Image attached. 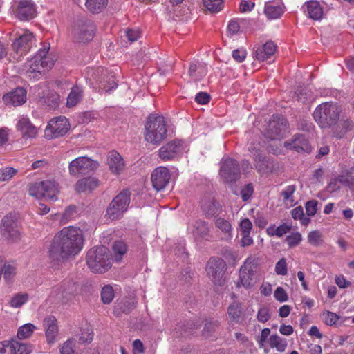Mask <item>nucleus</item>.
<instances>
[{"label": "nucleus", "mask_w": 354, "mask_h": 354, "mask_svg": "<svg viewBox=\"0 0 354 354\" xmlns=\"http://www.w3.org/2000/svg\"><path fill=\"white\" fill-rule=\"evenodd\" d=\"M84 234L80 227L68 226L62 228L53 237L48 248L51 262L59 264L71 256L78 254L84 246Z\"/></svg>", "instance_id": "1"}, {"label": "nucleus", "mask_w": 354, "mask_h": 354, "mask_svg": "<svg viewBox=\"0 0 354 354\" xmlns=\"http://www.w3.org/2000/svg\"><path fill=\"white\" fill-rule=\"evenodd\" d=\"M49 44H44L43 47L23 66L21 74L26 77L38 80L54 65V59L48 54Z\"/></svg>", "instance_id": "2"}, {"label": "nucleus", "mask_w": 354, "mask_h": 354, "mask_svg": "<svg viewBox=\"0 0 354 354\" xmlns=\"http://www.w3.org/2000/svg\"><path fill=\"white\" fill-rule=\"evenodd\" d=\"M167 136V126L165 118L157 114L148 116L145 125V140L151 145H160Z\"/></svg>", "instance_id": "3"}, {"label": "nucleus", "mask_w": 354, "mask_h": 354, "mask_svg": "<svg viewBox=\"0 0 354 354\" xmlns=\"http://www.w3.org/2000/svg\"><path fill=\"white\" fill-rule=\"evenodd\" d=\"M86 264L93 273L102 274L112 266V258L109 249L103 245L90 249L86 254Z\"/></svg>", "instance_id": "4"}, {"label": "nucleus", "mask_w": 354, "mask_h": 354, "mask_svg": "<svg viewBox=\"0 0 354 354\" xmlns=\"http://www.w3.org/2000/svg\"><path fill=\"white\" fill-rule=\"evenodd\" d=\"M341 109L333 102H325L319 104L315 109L313 116L321 128H329L335 125L339 118Z\"/></svg>", "instance_id": "5"}, {"label": "nucleus", "mask_w": 354, "mask_h": 354, "mask_svg": "<svg viewBox=\"0 0 354 354\" xmlns=\"http://www.w3.org/2000/svg\"><path fill=\"white\" fill-rule=\"evenodd\" d=\"M259 266V259L254 256L248 257L239 268L237 286L246 289L252 288L257 281V272Z\"/></svg>", "instance_id": "6"}, {"label": "nucleus", "mask_w": 354, "mask_h": 354, "mask_svg": "<svg viewBox=\"0 0 354 354\" xmlns=\"http://www.w3.org/2000/svg\"><path fill=\"white\" fill-rule=\"evenodd\" d=\"M59 192V185L55 180H46L31 183L28 187L30 196L38 198L56 201Z\"/></svg>", "instance_id": "7"}, {"label": "nucleus", "mask_w": 354, "mask_h": 354, "mask_svg": "<svg viewBox=\"0 0 354 354\" xmlns=\"http://www.w3.org/2000/svg\"><path fill=\"white\" fill-rule=\"evenodd\" d=\"M131 201V192L123 189L111 201L106 210L105 216L111 220L120 218L127 210Z\"/></svg>", "instance_id": "8"}, {"label": "nucleus", "mask_w": 354, "mask_h": 354, "mask_svg": "<svg viewBox=\"0 0 354 354\" xmlns=\"http://www.w3.org/2000/svg\"><path fill=\"white\" fill-rule=\"evenodd\" d=\"M35 44L36 39L34 35L28 30H25L12 44V57L15 61H19L35 46Z\"/></svg>", "instance_id": "9"}, {"label": "nucleus", "mask_w": 354, "mask_h": 354, "mask_svg": "<svg viewBox=\"0 0 354 354\" xmlns=\"http://www.w3.org/2000/svg\"><path fill=\"white\" fill-rule=\"evenodd\" d=\"M227 265L221 258L211 257L206 265L205 270L208 278L215 284L222 286L225 281V274Z\"/></svg>", "instance_id": "10"}, {"label": "nucleus", "mask_w": 354, "mask_h": 354, "mask_svg": "<svg viewBox=\"0 0 354 354\" xmlns=\"http://www.w3.org/2000/svg\"><path fill=\"white\" fill-rule=\"evenodd\" d=\"M0 230L3 237L15 241L20 238L21 225L17 216L8 214L1 220Z\"/></svg>", "instance_id": "11"}, {"label": "nucleus", "mask_w": 354, "mask_h": 354, "mask_svg": "<svg viewBox=\"0 0 354 354\" xmlns=\"http://www.w3.org/2000/svg\"><path fill=\"white\" fill-rule=\"evenodd\" d=\"M250 156L254 160V165L257 171L261 174L272 172L274 169V161L263 156L260 145L257 146L251 145L248 147Z\"/></svg>", "instance_id": "12"}, {"label": "nucleus", "mask_w": 354, "mask_h": 354, "mask_svg": "<svg viewBox=\"0 0 354 354\" xmlns=\"http://www.w3.org/2000/svg\"><path fill=\"white\" fill-rule=\"evenodd\" d=\"M95 32V26L90 20H77L74 22L71 33L74 39L79 42H88L93 39Z\"/></svg>", "instance_id": "13"}, {"label": "nucleus", "mask_w": 354, "mask_h": 354, "mask_svg": "<svg viewBox=\"0 0 354 354\" xmlns=\"http://www.w3.org/2000/svg\"><path fill=\"white\" fill-rule=\"evenodd\" d=\"M12 12L15 18L23 21H30L37 15L36 6L32 0L15 1Z\"/></svg>", "instance_id": "14"}, {"label": "nucleus", "mask_w": 354, "mask_h": 354, "mask_svg": "<svg viewBox=\"0 0 354 354\" xmlns=\"http://www.w3.org/2000/svg\"><path fill=\"white\" fill-rule=\"evenodd\" d=\"M70 127V122L65 116L55 117L48 122L45 134L49 138L61 137L67 133Z\"/></svg>", "instance_id": "15"}, {"label": "nucleus", "mask_w": 354, "mask_h": 354, "mask_svg": "<svg viewBox=\"0 0 354 354\" xmlns=\"http://www.w3.org/2000/svg\"><path fill=\"white\" fill-rule=\"evenodd\" d=\"M184 150V141L179 139H174L167 142L159 149V157L164 161L174 160L181 154Z\"/></svg>", "instance_id": "16"}, {"label": "nucleus", "mask_w": 354, "mask_h": 354, "mask_svg": "<svg viewBox=\"0 0 354 354\" xmlns=\"http://www.w3.org/2000/svg\"><path fill=\"white\" fill-rule=\"evenodd\" d=\"M98 167L97 161L86 156H80L73 160L68 166L69 173L72 176H78L93 171Z\"/></svg>", "instance_id": "17"}, {"label": "nucleus", "mask_w": 354, "mask_h": 354, "mask_svg": "<svg viewBox=\"0 0 354 354\" xmlns=\"http://www.w3.org/2000/svg\"><path fill=\"white\" fill-rule=\"evenodd\" d=\"M220 176L226 182L236 180L240 176L238 162L231 158H223L221 161Z\"/></svg>", "instance_id": "18"}, {"label": "nucleus", "mask_w": 354, "mask_h": 354, "mask_svg": "<svg viewBox=\"0 0 354 354\" xmlns=\"http://www.w3.org/2000/svg\"><path fill=\"white\" fill-rule=\"evenodd\" d=\"M171 178L169 170L166 167H158L151 173V179L153 188L161 191L169 184Z\"/></svg>", "instance_id": "19"}, {"label": "nucleus", "mask_w": 354, "mask_h": 354, "mask_svg": "<svg viewBox=\"0 0 354 354\" xmlns=\"http://www.w3.org/2000/svg\"><path fill=\"white\" fill-rule=\"evenodd\" d=\"M93 79L98 82L99 88L106 92L110 91L117 87V84L112 79L113 75H109L107 71L102 68H97L93 72Z\"/></svg>", "instance_id": "20"}, {"label": "nucleus", "mask_w": 354, "mask_h": 354, "mask_svg": "<svg viewBox=\"0 0 354 354\" xmlns=\"http://www.w3.org/2000/svg\"><path fill=\"white\" fill-rule=\"evenodd\" d=\"M43 328L45 331L47 343L48 344H54L59 333L56 318L53 315L45 317L43 320Z\"/></svg>", "instance_id": "21"}, {"label": "nucleus", "mask_w": 354, "mask_h": 354, "mask_svg": "<svg viewBox=\"0 0 354 354\" xmlns=\"http://www.w3.org/2000/svg\"><path fill=\"white\" fill-rule=\"evenodd\" d=\"M229 322L231 324H241L245 319V309L243 304L234 301L231 303L227 310Z\"/></svg>", "instance_id": "22"}, {"label": "nucleus", "mask_w": 354, "mask_h": 354, "mask_svg": "<svg viewBox=\"0 0 354 354\" xmlns=\"http://www.w3.org/2000/svg\"><path fill=\"white\" fill-rule=\"evenodd\" d=\"M192 233L195 239L210 241L213 239L211 227L205 221L198 219L192 225Z\"/></svg>", "instance_id": "23"}, {"label": "nucleus", "mask_w": 354, "mask_h": 354, "mask_svg": "<svg viewBox=\"0 0 354 354\" xmlns=\"http://www.w3.org/2000/svg\"><path fill=\"white\" fill-rule=\"evenodd\" d=\"M24 139L34 138L37 135V129L27 117H21L16 125Z\"/></svg>", "instance_id": "24"}, {"label": "nucleus", "mask_w": 354, "mask_h": 354, "mask_svg": "<svg viewBox=\"0 0 354 354\" xmlns=\"http://www.w3.org/2000/svg\"><path fill=\"white\" fill-rule=\"evenodd\" d=\"M287 124L288 122L283 116L272 115L268 127V130L271 133L270 138L274 140L281 136L286 131Z\"/></svg>", "instance_id": "25"}, {"label": "nucleus", "mask_w": 354, "mask_h": 354, "mask_svg": "<svg viewBox=\"0 0 354 354\" xmlns=\"http://www.w3.org/2000/svg\"><path fill=\"white\" fill-rule=\"evenodd\" d=\"M284 147L288 149L294 150L299 153H309L311 150L308 140L303 135H295L291 140L284 142Z\"/></svg>", "instance_id": "26"}, {"label": "nucleus", "mask_w": 354, "mask_h": 354, "mask_svg": "<svg viewBox=\"0 0 354 354\" xmlns=\"http://www.w3.org/2000/svg\"><path fill=\"white\" fill-rule=\"evenodd\" d=\"M304 13L310 19L319 21L323 17L324 10L319 2L316 0L306 1L301 7Z\"/></svg>", "instance_id": "27"}, {"label": "nucleus", "mask_w": 354, "mask_h": 354, "mask_svg": "<svg viewBox=\"0 0 354 354\" xmlns=\"http://www.w3.org/2000/svg\"><path fill=\"white\" fill-rule=\"evenodd\" d=\"M107 163L110 171L115 175H120L125 169L123 158L118 151L114 150L109 152Z\"/></svg>", "instance_id": "28"}, {"label": "nucleus", "mask_w": 354, "mask_h": 354, "mask_svg": "<svg viewBox=\"0 0 354 354\" xmlns=\"http://www.w3.org/2000/svg\"><path fill=\"white\" fill-rule=\"evenodd\" d=\"M3 100L6 104L13 106H20L26 101V91L21 87L17 88L13 91L4 95Z\"/></svg>", "instance_id": "29"}, {"label": "nucleus", "mask_w": 354, "mask_h": 354, "mask_svg": "<svg viewBox=\"0 0 354 354\" xmlns=\"http://www.w3.org/2000/svg\"><path fill=\"white\" fill-rule=\"evenodd\" d=\"M201 207L203 214L208 218L217 216L221 208L220 203L211 197L203 198L201 202Z\"/></svg>", "instance_id": "30"}, {"label": "nucleus", "mask_w": 354, "mask_h": 354, "mask_svg": "<svg viewBox=\"0 0 354 354\" xmlns=\"http://www.w3.org/2000/svg\"><path fill=\"white\" fill-rule=\"evenodd\" d=\"M276 50L277 46L273 41H267L256 49L254 52L255 59L260 62L270 59L274 55Z\"/></svg>", "instance_id": "31"}, {"label": "nucleus", "mask_w": 354, "mask_h": 354, "mask_svg": "<svg viewBox=\"0 0 354 354\" xmlns=\"http://www.w3.org/2000/svg\"><path fill=\"white\" fill-rule=\"evenodd\" d=\"M99 185L98 180L95 177H86L79 180L75 187V189L78 193L91 192Z\"/></svg>", "instance_id": "32"}, {"label": "nucleus", "mask_w": 354, "mask_h": 354, "mask_svg": "<svg viewBox=\"0 0 354 354\" xmlns=\"http://www.w3.org/2000/svg\"><path fill=\"white\" fill-rule=\"evenodd\" d=\"M283 12V6L280 3L269 2L265 5L264 13L270 19H278Z\"/></svg>", "instance_id": "33"}, {"label": "nucleus", "mask_w": 354, "mask_h": 354, "mask_svg": "<svg viewBox=\"0 0 354 354\" xmlns=\"http://www.w3.org/2000/svg\"><path fill=\"white\" fill-rule=\"evenodd\" d=\"M207 70L203 64H196L192 63L189 68V75L194 80H199L207 74Z\"/></svg>", "instance_id": "34"}, {"label": "nucleus", "mask_w": 354, "mask_h": 354, "mask_svg": "<svg viewBox=\"0 0 354 354\" xmlns=\"http://www.w3.org/2000/svg\"><path fill=\"white\" fill-rule=\"evenodd\" d=\"M113 257L116 262H119L122 259V257L127 252V245L126 243L122 240L115 241L112 246Z\"/></svg>", "instance_id": "35"}, {"label": "nucleus", "mask_w": 354, "mask_h": 354, "mask_svg": "<svg viewBox=\"0 0 354 354\" xmlns=\"http://www.w3.org/2000/svg\"><path fill=\"white\" fill-rule=\"evenodd\" d=\"M109 0H86L85 6L92 13H99L104 10Z\"/></svg>", "instance_id": "36"}, {"label": "nucleus", "mask_w": 354, "mask_h": 354, "mask_svg": "<svg viewBox=\"0 0 354 354\" xmlns=\"http://www.w3.org/2000/svg\"><path fill=\"white\" fill-rule=\"evenodd\" d=\"M307 241L310 245L319 247L324 243V236L318 230H312L307 235Z\"/></svg>", "instance_id": "37"}, {"label": "nucleus", "mask_w": 354, "mask_h": 354, "mask_svg": "<svg viewBox=\"0 0 354 354\" xmlns=\"http://www.w3.org/2000/svg\"><path fill=\"white\" fill-rule=\"evenodd\" d=\"M37 329V327L31 324L28 323L20 326L17 330V337L19 339H25L29 338L33 334V332Z\"/></svg>", "instance_id": "38"}, {"label": "nucleus", "mask_w": 354, "mask_h": 354, "mask_svg": "<svg viewBox=\"0 0 354 354\" xmlns=\"http://www.w3.org/2000/svg\"><path fill=\"white\" fill-rule=\"evenodd\" d=\"M82 93L80 87L73 86L67 98V106L69 107L75 106L82 97Z\"/></svg>", "instance_id": "39"}, {"label": "nucleus", "mask_w": 354, "mask_h": 354, "mask_svg": "<svg viewBox=\"0 0 354 354\" xmlns=\"http://www.w3.org/2000/svg\"><path fill=\"white\" fill-rule=\"evenodd\" d=\"M296 186L295 185H291L287 186L281 192V196L283 198V202L286 204H289L290 205H293L295 202L293 198V194L296 191Z\"/></svg>", "instance_id": "40"}, {"label": "nucleus", "mask_w": 354, "mask_h": 354, "mask_svg": "<svg viewBox=\"0 0 354 354\" xmlns=\"http://www.w3.org/2000/svg\"><path fill=\"white\" fill-rule=\"evenodd\" d=\"M321 318L327 326H334L337 324L340 316L329 310H326L321 314Z\"/></svg>", "instance_id": "41"}, {"label": "nucleus", "mask_w": 354, "mask_h": 354, "mask_svg": "<svg viewBox=\"0 0 354 354\" xmlns=\"http://www.w3.org/2000/svg\"><path fill=\"white\" fill-rule=\"evenodd\" d=\"M270 346L272 348H275L279 352H283L287 346V343L277 335H272L270 337Z\"/></svg>", "instance_id": "42"}, {"label": "nucleus", "mask_w": 354, "mask_h": 354, "mask_svg": "<svg viewBox=\"0 0 354 354\" xmlns=\"http://www.w3.org/2000/svg\"><path fill=\"white\" fill-rule=\"evenodd\" d=\"M203 3L211 12H218L223 7V0H203Z\"/></svg>", "instance_id": "43"}, {"label": "nucleus", "mask_w": 354, "mask_h": 354, "mask_svg": "<svg viewBox=\"0 0 354 354\" xmlns=\"http://www.w3.org/2000/svg\"><path fill=\"white\" fill-rule=\"evenodd\" d=\"M28 295L27 293H19L14 295L10 301V306L13 308H19L28 300Z\"/></svg>", "instance_id": "44"}, {"label": "nucleus", "mask_w": 354, "mask_h": 354, "mask_svg": "<svg viewBox=\"0 0 354 354\" xmlns=\"http://www.w3.org/2000/svg\"><path fill=\"white\" fill-rule=\"evenodd\" d=\"M302 236L300 232H295L288 235L286 237V242L290 248L296 247L300 244L302 241Z\"/></svg>", "instance_id": "45"}, {"label": "nucleus", "mask_w": 354, "mask_h": 354, "mask_svg": "<svg viewBox=\"0 0 354 354\" xmlns=\"http://www.w3.org/2000/svg\"><path fill=\"white\" fill-rule=\"evenodd\" d=\"M3 272V277L7 282H10L16 274V267L11 263H5L3 268L0 270Z\"/></svg>", "instance_id": "46"}, {"label": "nucleus", "mask_w": 354, "mask_h": 354, "mask_svg": "<svg viewBox=\"0 0 354 354\" xmlns=\"http://www.w3.org/2000/svg\"><path fill=\"white\" fill-rule=\"evenodd\" d=\"M114 297V292L113 287L111 286H105L102 288L101 292V299L104 304H109Z\"/></svg>", "instance_id": "47"}, {"label": "nucleus", "mask_w": 354, "mask_h": 354, "mask_svg": "<svg viewBox=\"0 0 354 354\" xmlns=\"http://www.w3.org/2000/svg\"><path fill=\"white\" fill-rule=\"evenodd\" d=\"M215 225L217 228L221 230L222 232L230 235L232 225L228 221L223 218H218L215 221Z\"/></svg>", "instance_id": "48"}, {"label": "nucleus", "mask_w": 354, "mask_h": 354, "mask_svg": "<svg viewBox=\"0 0 354 354\" xmlns=\"http://www.w3.org/2000/svg\"><path fill=\"white\" fill-rule=\"evenodd\" d=\"M75 339H69L66 340L60 348V354H75Z\"/></svg>", "instance_id": "49"}, {"label": "nucleus", "mask_w": 354, "mask_h": 354, "mask_svg": "<svg viewBox=\"0 0 354 354\" xmlns=\"http://www.w3.org/2000/svg\"><path fill=\"white\" fill-rule=\"evenodd\" d=\"M0 354H16L13 339L0 342Z\"/></svg>", "instance_id": "50"}, {"label": "nucleus", "mask_w": 354, "mask_h": 354, "mask_svg": "<svg viewBox=\"0 0 354 354\" xmlns=\"http://www.w3.org/2000/svg\"><path fill=\"white\" fill-rule=\"evenodd\" d=\"M13 345L16 354H30L32 351L30 345L17 340L13 339Z\"/></svg>", "instance_id": "51"}, {"label": "nucleus", "mask_w": 354, "mask_h": 354, "mask_svg": "<svg viewBox=\"0 0 354 354\" xmlns=\"http://www.w3.org/2000/svg\"><path fill=\"white\" fill-rule=\"evenodd\" d=\"M298 101L306 103L312 99V92L307 88H304L296 93Z\"/></svg>", "instance_id": "52"}, {"label": "nucleus", "mask_w": 354, "mask_h": 354, "mask_svg": "<svg viewBox=\"0 0 354 354\" xmlns=\"http://www.w3.org/2000/svg\"><path fill=\"white\" fill-rule=\"evenodd\" d=\"M271 315L268 307H261L257 313V320L261 323H266L270 319Z\"/></svg>", "instance_id": "53"}, {"label": "nucleus", "mask_w": 354, "mask_h": 354, "mask_svg": "<svg viewBox=\"0 0 354 354\" xmlns=\"http://www.w3.org/2000/svg\"><path fill=\"white\" fill-rule=\"evenodd\" d=\"M275 272L278 275H286L288 272L287 263L285 258L281 259L275 265Z\"/></svg>", "instance_id": "54"}, {"label": "nucleus", "mask_w": 354, "mask_h": 354, "mask_svg": "<svg viewBox=\"0 0 354 354\" xmlns=\"http://www.w3.org/2000/svg\"><path fill=\"white\" fill-rule=\"evenodd\" d=\"M17 171L12 167H6L0 173V181H7L11 179Z\"/></svg>", "instance_id": "55"}, {"label": "nucleus", "mask_w": 354, "mask_h": 354, "mask_svg": "<svg viewBox=\"0 0 354 354\" xmlns=\"http://www.w3.org/2000/svg\"><path fill=\"white\" fill-rule=\"evenodd\" d=\"M218 327V321H209L207 322L205 327L203 330V333L204 336L209 337L212 333L214 332L216 328Z\"/></svg>", "instance_id": "56"}, {"label": "nucleus", "mask_w": 354, "mask_h": 354, "mask_svg": "<svg viewBox=\"0 0 354 354\" xmlns=\"http://www.w3.org/2000/svg\"><path fill=\"white\" fill-rule=\"evenodd\" d=\"M275 299L279 302H285L288 299L286 291L282 287H277L274 292Z\"/></svg>", "instance_id": "57"}, {"label": "nucleus", "mask_w": 354, "mask_h": 354, "mask_svg": "<svg viewBox=\"0 0 354 354\" xmlns=\"http://www.w3.org/2000/svg\"><path fill=\"white\" fill-rule=\"evenodd\" d=\"M254 188L252 184L245 185L241 190V198L243 201H247L252 195Z\"/></svg>", "instance_id": "58"}, {"label": "nucleus", "mask_w": 354, "mask_h": 354, "mask_svg": "<svg viewBox=\"0 0 354 354\" xmlns=\"http://www.w3.org/2000/svg\"><path fill=\"white\" fill-rule=\"evenodd\" d=\"M246 55H247V52L243 48H239V49L234 50L232 51L233 59L239 63H241L245 59Z\"/></svg>", "instance_id": "59"}, {"label": "nucleus", "mask_w": 354, "mask_h": 354, "mask_svg": "<svg viewBox=\"0 0 354 354\" xmlns=\"http://www.w3.org/2000/svg\"><path fill=\"white\" fill-rule=\"evenodd\" d=\"M44 102L50 109H55L59 105V98L57 95H51L45 97Z\"/></svg>", "instance_id": "60"}, {"label": "nucleus", "mask_w": 354, "mask_h": 354, "mask_svg": "<svg viewBox=\"0 0 354 354\" xmlns=\"http://www.w3.org/2000/svg\"><path fill=\"white\" fill-rule=\"evenodd\" d=\"M317 202L316 201H309L306 204V212L308 216L315 215L317 211Z\"/></svg>", "instance_id": "61"}, {"label": "nucleus", "mask_w": 354, "mask_h": 354, "mask_svg": "<svg viewBox=\"0 0 354 354\" xmlns=\"http://www.w3.org/2000/svg\"><path fill=\"white\" fill-rule=\"evenodd\" d=\"M252 223L248 218H244L240 223L241 234H250Z\"/></svg>", "instance_id": "62"}, {"label": "nucleus", "mask_w": 354, "mask_h": 354, "mask_svg": "<svg viewBox=\"0 0 354 354\" xmlns=\"http://www.w3.org/2000/svg\"><path fill=\"white\" fill-rule=\"evenodd\" d=\"M210 96L206 92H199L196 95L195 101L200 104H206L209 102Z\"/></svg>", "instance_id": "63"}, {"label": "nucleus", "mask_w": 354, "mask_h": 354, "mask_svg": "<svg viewBox=\"0 0 354 354\" xmlns=\"http://www.w3.org/2000/svg\"><path fill=\"white\" fill-rule=\"evenodd\" d=\"M126 36L129 41L133 42L138 40L140 36V32L136 29H128L126 31Z\"/></svg>", "instance_id": "64"}]
</instances>
